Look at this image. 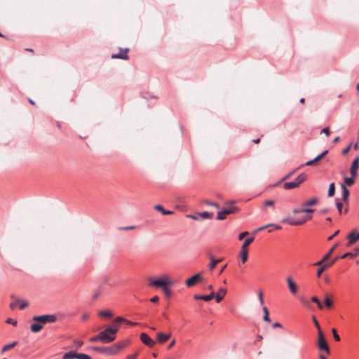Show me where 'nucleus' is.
Returning a JSON list of instances; mask_svg holds the SVG:
<instances>
[{
	"label": "nucleus",
	"mask_w": 359,
	"mask_h": 359,
	"mask_svg": "<svg viewBox=\"0 0 359 359\" xmlns=\"http://www.w3.org/2000/svg\"><path fill=\"white\" fill-rule=\"evenodd\" d=\"M129 342L128 339H124L108 346H94L93 349L106 356H114L119 354Z\"/></svg>",
	"instance_id": "nucleus-1"
},
{
	"label": "nucleus",
	"mask_w": 359,
	"mask_h": 359,
	"mask_svg": "<svg viewBox=\"0 0 359 359\" xmlns=\"http://www.w3.org/2000/svg\"><path fill=\"white\" fill-rule=\"evenodd\" d=\"M118 327L112 326L106 328L100 332L101 341L103 343H111L116 339V334L118 332Z\"/></svg>",
	"instance_id": "nucleus-2"
},
{
	"label": "nucleus",
	"mask_w": 359,
	"mask_h": 359,
	"mask_svg": "<svg viewBox=\"0 0 359 359\" xmlns=\"http://www.w3.org/2000/svg\"><path fill=\"white\" fill-rule=\"evenodd\" d=\"M149 285L151 286L163 288L165 286L172 285V282L170 280L169 276L163 275L158 279L149 278Z\"/></svg>",
	"instance_id": "nucleus-3"
},
{
	"label": "nucleus",
	"mask_w": 359,
	"mask_h": 359,
	"mask_svg": "<svg viewBox=\"0 0 359 359\" xmlns=\"http://www.w3.org/2000/svg\"><path fill=\"white\" fill-rule=\"evenodd\" d=\"M311 219H312V215H303L301 218L297 219L287 217L283 218L282 219V222L287 223L292 226H299V225H302V224L306 223V222L311 220Z\"/></svg>",
	"instance_id": "nucleus-4"
},
{
	"label": "nucleus",
	"mask_w": 359,
	"mask_h": 359,
	"mask_svg": "<svg viewBox=\"0 0 359 359\" xmlns=\"http://www.w3.org/2000/svg\"><path fill=\"white\" fill-rule=\"evenodd\" d=\"M32 320L41 324L52 323L57 320V316L54 314L35 316Z\"/></svg>",
	"instance_id": "nucleus-5"
},
{
	"label": "nucleus",
	"mask_w": 359,
	"mask_h": 359,
	"mask_svg": "<svg viewBox=\"0 0 359 359\" xmlns=\"http://www.w3.org/2000/svg\"><path fill=\"white\" fill-rule=\"evenodd\" d=\"M306 177L304 174H300L293 182H285L283 184V188L285 189H292L299 186L301 183L304 182Z\"/></svg>",
	"instance_id": "nucleus-6"
},
{
	"label": "nucleus",
	"mask_w": 359,
	"mask_h": 359,
	"mask_svg": "<svg viewBox=\"0 0 359 359\" xmlns=\"http://www.w3.org/2000/svg\"><path fill=\"white\" fill-rule=\"evenodd\" d=\"M254 237H250L246 238L241 246V257L243 263H245L248 259V247L254 241Z\"/></svg>",
	"instance_id": "nucleus-7"
},
{
	"label": "nucleus",
	"mask_w": 359,
	"mask_h": 359,
	"mask_svg": "<svg viewBox=\"0 0 359 359\" xmlns=\"http://www.w3.org/2000/svg\"><path fill=\"white\" fill-rule=\"evenodd\" d=\"M318 346L320 351H325L327 354L330 353L329 347L325 339L324 334L322 331L318 333Z\"/></svg>",
	"instance_id": "nucleus-8"
},
{
	"label": "nucleus",
	"mask_w": 359,
	"mask_h": 359,
	"mask_svg": "<svg viewBox=\"0 0 359 359\" xmlns=\"http://www.w3.org/2000/svg\"><path fill=\"white\" fill-rule=\"evenodd\" d=\"M203 281L200 273H196L186 280V285L188 287L194 286L196 283Z\"/></svg>",
	"instance_id": "nucleus-9"
},
{
	"label": "nucleus",
	"mask_w": 359,
	"mask_h": 359,
	"mask_svg": "<svg viewBox=\"0 0 359 359\" xmlns=\"http://www.w3.org/2000/svg\"><path fill=\"white\" fill-rule=\"evenodd\" d=\"M140 339L142 343L149 347H153L156 344L155 341L145 333L141 334Z\"/></svg>",
	"instance_id": "nucleus-10"
},
{
	"label": "nucleus",
	"mask_w": 359,
	"mask_h": 359,
	"mask_svg": "<svg viewBox=\"0 0 359 359\" xmlns=\"http://www.w3.org/2000/svg\"><path fill=\"white\" fill-rule=\"evenodd\" d=\"M286 282L290 292L292 294L295 295L297 292V285L291 277H287Z\"/></svg>",
	"instance_id": "nucleus-11"
},
{
	"label": "nucleus",
	"mask_w": 359,
	"mask_h": 359,
	"mask_svg": "<svg viewBox=\"0 0 359 359\" xmlns=\"http://www.w3.org/2000/svg\"><path fill=\"white\" fill-rule=\"evenodd\" d=\"M359 167V156H357L353 161L352 162L350 172L353 177H355L357 176V170Z\"/></svg>",
	"instance_id": "nucleus-12"
},
{
	"label": "nucleus",
	"mask_w": 359,
	"mask_h": 359,
	"mask_svg": "<svg viewBox=\"0 0 359 359\" xmlns=\"http://www.w3.org/2000/svg\"><path fill=\"white\" fill-rule=\"evenodd\" d=\"M348 239L349 245H352L355 243L358 240H359V231L358 232L356 230L352 231L347 236Z\"/></svg>",
	"instance_id": "nucleus-13"
},
{
	"label": "nucleus",
	"mask_w": 359,
	"mask_h": 359,
	"mask_svg": "<svg viewBox=\"0 0 359 359\" xmlns=\"http://www.w3.org/2000/svg\"><path fill=\"white\" fill-rule=\"evenodd\" d=\"M128 51V48H126V49L120 48L119 53L118 54H113L111 55V57L127 60L128 58V56L127 55Z\"/></svg>",
	"instance_id": "nucleus-14"
},
{
	"label": "nucleus",
	"mask_w": 359,
	"mask_h": 359,
	"mask_svg": "<svg viewBox=\"0 0 359 359\" xmlns=\"http://www.w3.org/2000/svg\"><path fill=\"white\" fill-rule=\"evenodd\" d=\"M215 297V292H211V293L208 295H200V294H195L194 296V298L195 299H201V300H203L205 302H209L210 301L211 299H212Z\"/></svg>",
	"instance_id": "nucleus-15"
},
{
	"label": "nucleus",
	"mask_w": 359,
	"mask_h": 359,
	"mask_svg": "<svg viewBox=\"0 0 359 359\" xmlns=\"http://www.w3.org/2000/svg\"><path fill=\"white\" fill-rule=\"evenodd\" d=\"M226 294V290L225 288H219L217 293L216 294H215L214 297H215L216 302L217 303H219L223 299Z\"/></svg>",
	"instance_id": "nucleus-16"
},
{
	"label": "nucleus",
	"mask_w": 359,
	"mask_h": 359,
	"mask_svg": "<svg viewBox=\"0 0 359 359\" xmlns=\"http://www.w3.org/2000/svg\"><path fill=\"white\" fill-rule=\"evenodd\" d=\"M328 151L327 150H325L324 151H323L320 154H319L318 156H317L315 158H313V160H311V161H307L306 163H305V165H312L313 163H314L315 162L320 160L322 158H323V156L325 155H326L327 154Z\"/></svg>",
	"instance_id": "nucleus-17"
},
{
	"label": "nucleus",
	"mask_w": 359,
	"mask_h": 359,
	"mask_svg": "<svg viewBox=\"0 0 359 359\" xmlns=\"http://www.w3.org/2000/svg\"><path fill=\"white\" fill-rule=\"evenodd\" d=\"M170 337V334H163L162 332H159V333L157 334V339H158V341L160 344H163L168 339H169Z\"/></svg>",
	"instance_id": "nucleus-18"
},
{
	"label": "nucleus",
	"mask_w": 359,
	"mask_h": 359,
	"mask_svg": "<svg viewBox=\"0 0 359 359\" xmlns=\"http://www.w3.org/2000/svg\"><path fill=\"white\" fill-rule=\"evenodd\" d=\"M43 324H41L39 323H33L31 326H30V330L32 332L34 333H37L39 332H40L42 329H43Z\"/></svg>",
	"instance_id": "nucleus-19"
},
{
	"label": "nucleus",
	"mask_w": 359,
	"mask_h": 359,
	"mask_svg": "<svg viewBox=\"0 0 359 359\" xmlns=\"http://www.w3.org/2000/svg\"><path fill=\"white\" fill-rule=\"evenodd\" d=\"M341 187L342 189V198L344 201L346 202L348 201V196L350 194L349 191L344 184H341Z\"/></svg>",
	"instance_id": "nucleus-20"
},
{
	"label": "nucleus",
	"mask_w": 359,
	"mask_h": 359,
	"mask_svg": "<svg viewBox=\"0 0 359 359\" xmlns=\"http://www.w3.org/2000/svg\"><path fill=\"white\" fill-rule=\"evenodd\" d=\"M335 260L331 262L330 263L325 264V265L320 267L317 271V276L320 277L322 273L328 267L331 266Z\"/></svg>",
	"instance_id": "nucleus-21"
},
{
	"label": "nucleus",
	"mask_w": 359,
	"mask_h": 359,
	"mask_svg": "<svg viewBox=\"0 0 359 359\" xmlns=\"http://www.w3.org/2000/svg\"><path fill=\"white\" fill-rule=\"evenodd\" d=\"M318 203L317 198H313L310 200L306 201L302 203L303 207L313 206Z\"/></svg>",
	"instance_id": "nucleus-22"
},
{
	"label": "nucleus",
	"mask_w": 359,
	"mask_h": 359,
	"mask_svg": "<svg viewBox=\"0 0 359 359\" xmlns=\"http://www.w3.org/2000/svg\"><path fill=\"white\" fill-rule=\"evenodd\" d=\"M154 209L161 212L162 214L164 215H170V214L172 213V212L170 211V210H164L163 206H161L160 205H155L154 206Z\"/></svg>",
	"instance_id": "nucleus-23"
},
{
	"label": "nucleus",
	"mask_w": 359,
	"mask_h": 359,
	"mask_svg": "<svg viewBox=\"0 0 359 359\" xmlns=\"http://www.w3.org/2000/svg\"><path fill=\"white\" fill-rule=\"evenodd\" d=\"M99 316L101 317L111 318L113 316V313L109 310H103L99 312Z\"/></svg>",
	"instance_id": "nucleus-24"
},
{
	"label": "nucleus",
	"mask_w": 359,
	"mask_h": 359,
	"mask_svg": "<svg viewBox=\"0 0 359 359\" xmlns=\"http://www.w3.org/2000/svg\"><path fill=\"white\" fill-rule=\"evenodd\" d=\"M354 178L355 177H353L352 176H351V177H345L344 180V183L343 184H344L346 187V186H348V187L352 186L354 184V180H353Z\"/></svg>",
	"instance_id": "nucleus-25"
},
{
	"label": "nucleus",
	"mask_w": 359,
	"mask_h": 359,
	"mask_svg": "<svg viewBox=\"0 0 359 359\" xmlns=\"http://www.w3.org/2000/svg\"><path fill=\"white\" fill-rule=\"evenodd\" d=\"M221 262V259H215L213 257H211V262L209 265V269L210 271L214 269L216 266V265Z\"/></svg>",
	"instance_id": "nucleus-26"
},
{
	"label": "nucleus",
	"mask_w": 359,
	"mask_h": 359,
	"mask_svg": "<svg viewBox=\"0 0 359 359\" xmlns=\"http://www.w3.org/2000/svg\"><path fill=\"white\" fill-rule=\"evenodd\" d=\"M74 358L76 359H91V358L85 353H74Z\"/></svg>",
	"instance_id": "nucleus-27"
},
{
	"label": "nucleus",
	"mask_w": 359,
	"mask_h": 359,
	"mask_svg": "<svg viewBox=\"0 0 359 359\" xmlns=\"http://www.w3.org/2000/svg\"><path fill=\"white\" fill-rule=\"evenodd\" d=\"M263 311H264V316H263V320L266 322H268L269 323L271 321L270 318H269V311L267 309V308L266 306H264L263 307Z\"/></svg>",
	"instance_id": "nucleus-28"
},
{
	"label": "nucleus",
	"mask_w": 359,
	"mask_h": 359,
	"mask_svg": "<svg viewBox=\"0 0 359 359\" xmlns=\"http://www.w3.org/2000/svg\"><path fill=\"white\" fill-rule=\"evenodd\" d=\"M16 345H17V342L16 341H14L13 343L8 344H7V345H6V346H4L3 347L2 352L4 353V352L6 351L7 350L15 347Z\"/></svg>",
	"instance_id": "nucleus-29"
},
{
	"label": "nucleus",
	"mask_w": 359,
	"mask_h": 359,
	"mask_svg": "<svg viewBox=\"0 0 359 359\" xmlns=\"http://www.w3.org/2000/svg\"><path fill=\"white\" fill-rule=\"evenodd\" d=\"M222 210L224 213L226 215L235 212L236 211V208L235 207H231L229 208H224Z\"/></svg>",
	"instance_id": "nucleus-30"
},
{
	"label": "nucleus",
	"mask_w": 359,
	"mask_h": 359,
	"mask_svg": "<svg viewBox=\"0 0 359 359\" xmlns=\"http://www.w3.org/2000/svg\"><path fill=\"white\" fill-rule=\"evenodd\" d=\"M334 183H331L330 184V187H329V189H328V196L331 197V196H333L334 194Z\"/></svg>",
	"instance_id": "nucleus-31"
},
{
	"label": "nucleus",
	"mask_w": 359,
	"mask_h": 359,
	"mask_svg": "<svg viewBox=\"0 0 359 359\" xmlns=\"http://www.w3.org/2000/svg\"><path fill=\"white\" fill-rule=\"evenodd\" d=\"M18 304H19V308L21 310L25 309L28 306V303L25 301L18 299Z\"/></svg>",
	"instance_id": "nucleus-32"
},
{
	"label": "nucleus",
	"mask_w": 359,
	"mask_h": 359,
	"mask_svg": "<svg viewBox=\"0 0 359 359\" xmlns=\"http://www.w3.org/2000/svg\"><path fill=\"white\" fill-rule=\"evenodd\" d=\"M200 216L203 219L212 218L213 214L208 212H203L200 213Z\"/></svg>",
	"instance_id": "nucleus-33"
},
{
	"label": "nucleus",
	"mask_w": 359,
	"mask_h": 359,
	"mask_svg": "<svg viewBox=\"0 0 359 359\" xmlns=\"http://www.w3.org/2000/svg\"><path fill=\"white\" fill-rule=\"evenodd\" d=\"M311 301L318 305L319 309H322L323 308L322 304L320 302V301L316 297H311Z\"/></svg>",
	"instance_id": "nucleus-34"
},
{
	"label": "nucleus",
	"mask_w": 359,
	"mask_h": 359,
	"mask_svg": "<svg viewBox=\"0 0 359 359\" xmlns=\"http://www.w3.org/2000/svg\"><path fill=\"white\" fill-rule=\"evenodd\" d=\"M74 358V353L73 352H68V353H66L62 359H73Z\"/></svg>",
	"instance_id": "nucleus-35"
},
{
	"label": "nucleus",
	"mask_w": 359,
	"mask_h": 359,
	"mask_svg": "<svg viewBox=\"0 0 359 359\" xmlns=\"http://www.w3.org/2000/svg\"><path fill=\"white\" fill-rule=\"evenodd\" d=\"M328 259H329V255H325L321 260L315 263L314 265L315 266H321L323 264V263L324 262H325L326 260H327Z\"/></svg>",
	"instance_id": "nucleus-36"
},
{
	"label": "nucleus",
	"mask_w": 359,
	"mask_h": 359,
	"mask_svg": "<svg viewBox=\"0 0 359 359\" xmlns=\"http://www.w3.org/2000/svg\"><path fill=\"white\" fill-rule=\"evenodd\" d=\"M325 305L326 306V307L327 308H331L332 306V300L330 299V297H326L325 299Z\"/></svg>",
	"instance_id": "nucleus-37"
},
{
	"label": "nucleus",
	"mask_w": 359,
	"mask_h": 359,
	"mask_svg": "<svg viewBox=\"0 0 359 359\" xmlns=\"http://www.w3.org/2000/svg\"><path fill=\"white\" fill-rule=\"evenodd\" d=\"M73 343H74V347H75L76 348H80L83 344V342L82 341H80V340H74L73 341Z\"/></svg>",
	"instance_id": "nucleus-38"
},
{
	"label": "nucleus",
	"mask_w": 359,
	"mask_h": 359,
	"mask_svg": "<svg viewBox=\"0 0 359 359\" xmlns=\"http://www.w3.org/2000/svg\"><path fill=\"white\" fill-rule=\"evenodd\" d=\"M332 334H333L334 339L337 341H340V337H339V334H337V330H336L335 328H332Z\"/></svg>",
	"instance_id": "nucleus-39"
},
{
	"label": "nucleus",
	"mask_w": 359,
	"mask_h": 359,
	"mask_svg": "<svg viewBox=\"0 0 359 359\" xmlns=\"http://www.w3.org/2000/svg\"><path fill=\"white\" fill-rule=\"evenodd\" d=\"M125 320V318H122V317H116L115 319H114V326H118L119 327V325H117V323H121V322H124Z\"/></svg>",
	"instance_id": "nucleus-40"
},
{
	"label": "nucleus",
	"mask_w": 359,
	"mask_h": 359,
	"mask_svg": "<svg viewBox=\"0 0 359 359\" xmlns=\"http://www.w3.org/2000/svg\"><path fill=\"white\" fill-rule=\"evenodd\" d=\"M162 290H163V292L165 293V294L167 297H170L171 296V291L168 288V286H165L164 287L162 288Z\"/></svg>",
	"instance_id": "nucleus-41"
},
{
	"label": "nucleus",
	"mask_w": 359,
	"mask_h": 359,
	"mask_svg": "<svg viewBox=\"0 0 359 359\" xmlns=\"http://www.w3.org/2000/svg\"><path fill=\"white\" fill-rule=\"evenodd\" d=\"M226 218V215L224 213L223 210L218 212L217 219L219 220H222Z\"/></svg>",
	"instance_id": "nucleus-42"
},
{
	"label": "nucleus",
	"mask_w": 359,
	"mask_h": 359,
	"mask_svg": "<svg viewBox=\"0 0 359 359\" xmlns=\"http://www.w3.org/2000/svg\"><path fill=\"white\" fill-rule=\"evenodd\" d=\"M303 211L304 213H306L308 215L309 213H313L314 210L312 208H306V207H303Z\"/></svg>",
	"instance_id": "nucleus-43"
},
{
	"label": "nucleus",
	"mask_w": 359,
	"mask_h": 359,
	"mask_svg": "<svg viewBox=\"0 0 359 359\" xmlns=\"http://www.w3.org/2000/svg\"><path fill=\"white\" fill-rule=\"evenodd\" d=\"M268 227H273L276 230H279L281 229V226L280 225L276 224H269Z\"/></svg>",
	"instance_id": "nucleus-44"
},
{
	"label": "nucleus",
	"mask_w": 359,
	"mask_h": 359,
	"mask_svg": "<svg viewBox=\"0 0 359 359\" xmlns=\"http://www.w3.org/2000/svg\"><path fill=\"white\" fill-rule=\"evenodd\" d=\"M292 212L294 214L304 213L303 208H294L292 210Z\"/></svg>",
	"instance_id": "nucleus-45"
},
{
	"label": "nucleus",
	"mask_w": 359,
	"mask_h": 359,
	"mask_svg": "<svg viewBox=\"0 0 359 359\" xmlns=\"http://www.w3.org/2000/svg\"><path fill=\"white\" fill-rule=\"evenodd\" d=\"M275 203V201L273 200H268L264 202V205L266 206H272Z\"/></svg>",
	"instance_id": "nucleus-46"
},
{
	"label": "nucleus",
	"mask_w": 359,
	"mask_h": 359,
	"mask_svg": "<svg viewBox=\"0 0 359 359\" xmlns=\"http://www.w3.org/2000/svg\"><path fill=\"white\" fill-rule=\"evenodd\" d=\"M6 323H8V324H12L13 325H16V324H17V321L15 320L12 319V318H8L6 320Z\"/></svg>",
	"instance_id": "nucleus-47"
},
{
	"label": "nucleus",
	"mask_w": 359,
	"mask_h": 359,
	"mask_svg": "<svg viewBox=\"0 0 359 359\" xmlns=\"http://www.w3.org/2000/svg\"><path fill=\"white\" fill-rule=\"evenodd\" d=\"M101 341V338L100 337V334H97V336H95V337H92L90 339V341H91V342H94V341Z\"/></svg>",
	"instance_id": "nucleus-48"
},
{
	"label": "nucleus",
	"mask_w": 359,
	"mask_h": 359,
	"mask_svg": "<svg viewBox=\"0 0 359 359\" xmlns=\"http://www.w3.org/2000/svg\"><path fill=\"white\" fill-rule=\"evenodd\" d=\"M207 205H211V206H214L216 208H219V205L218 203H212V202H210V201H205V202Z\"/></svg>",
	"instance_id": "nucleus-49"
},
{
	"label": "nucleus",
	"mask_w": 359,
	"mask_h": 359,
	"mask_svg": "<svg viewBox=\"0 0 359 359\" xmlns=\"http://www.w3.org/2000/svg\"><path fill=\"white\" fill-rule=\"evenodd\" d=\"M321 133H324V134H325L326 136H329V135H330V129H329V128L328 127L324 128L321 130Z\"/></svg>",
	"instance_id": "nucleus-50"
},
{
	"label": "nucleus",
	"mask_w": 359,
	"mask_h": 359,
	"mask_svg": "<svg viewBox=\"0 0 359 359\" xmlns=\"http://www.w3.org/2000/svg\"><path fill=\"white\" fill-rule=\"evenodd\" d=\"M259 300L261 304H264L263 293L260 291L258 294Z\"/></svg>",
	"instance_id": "nucleus-51"
},
{
	"label": "nucleus",
	"mask_w": 359,
	"mask_h": 359,
	"mask_svg": "<svg viewBox=\"0 0 359 359\" xmlns=\"http://www.w3.org/2000/svg\"><path fill=\"white\" fill-rule=\"evenodd\" d=\"M313 323H314L316 328L318 329V333L320 331H321L319 323L315 318H313Z\"/></svg>",
	"instance_id": "nucleus-52"
},
{
	"label": "nucleus",
	"mask_w": 359,
	"mask_h": 359,
	"mask_svg": "<svg viewBox=\"0 0 359 359\" xmlns=\"http://www.w3.org/2000/svg\"><path fill=\"white\" fill-rule=\"evenodd\" d=\"M336 206H337V208L339 214H341V210H342V204L341 203L337 202L336 203Z\"/></svg>",
	"instance_id": "nucleus-53"
},
{
	"label": "nucleus",
	"mask_w": 359,
	"mask_h": 359,
	"mask_svg": "<svg viewBox=\"0 0 359 359\" xmlns=\"http://www.w3.org/2000/svg\"><path fill=\"white\" fill-rule=\"evenodd\" d=\"M301 302L306 306H309V302L307 299H306L305 298H301Z\"/></svg>",
	"instance_id": "nucleus-54"
},
{
	"label": "nucleus",
	"mask_w": 359,
	"mask_h": 359,
	"mask_svg": "<svg viewBox=\"0 0 359 359\" xmlns=\"http://www.w3.org/2000/svg\"><path fill=\"white\" fill-rule=\"evenodd\" d=\"M248 234V231H244V232H242L241 233L239 234L238 236V239L239 240H242L243 239V238Z\"/></svg>",
	"instance_id": "nucleus-55"
},
{
	"label": "nucleus",
	"mask_w": 359,
	"mask_h": 359,
	"mask_svg": "<svg viewBox=\"0 0 359 359\" xmlns=\"http://www.w3.org/2000/svg\"><path fill=\"white\" fill-rule=\"evenodd\" d=\"M18 304V299H17L15 302H13L10 304V308L11 309H14Z\"/></svg>",
	"instance_id": "nucleus-56"
},
{
	"label": "nucleus",
	"mask_w": 359,
	"mask_h": 359,
	"mask_svg": "<svg viewBox=\"0 0 359 359\" xmlns=\"http://www.w3.org/2000/svg\"><path fill=\"white\" fill-rule=\"evenodd\" d=\"M337 243H336L335 245H334L332 246V248L330 249V251H328V252L326 254V255H329V257H330L331 254L332 253V252L334 250V249L337 248Z\"/></svg>",
	"instance_id": "nucleus-57"
},
{
	"label": "nucleus",
	"mask_w": 359,
	"mask_h": 359,
	"mask_svg": "<svg viewBox=\"0 0 359 359\" xmlns=\"http://www.w3.org/2000/svg\"><path fill=\"white\" fill-rule=\"evenodd\" d=\"M90 317L89 314L88 313H84L81 316V320H86L87 319H88Z\"/></svg>",
	"instance_id": "nucleus-58"
},
{
	"label": "nucleus",
	"mask_w": 359,
	"mask_h": 359,
	"mask_svg": "<svg viewBox=\"0 0 359 359\" xmlns=\"http://www.w3.org/2000/svg\"><path fill=\"white\" fill-rule=\"evenodd\" d=\"M267 227H268V224H267V225H265V226H260V227H259L258 229H257L255 231V233H257V232L260 231H262V230H263V229H266V228H267Z\"/></svg>",
	"instance_id": "nucleus-59"
},
{
	"label": "nucleus",
	"mask_w": 359,
	"mask_h": 359,
	"mask_svg": "<svg viewBox=\"0 0 359 359\" xmlns=\"http://www.w3.org/2000/svg\"><path fill=\"white\" fill-rule=\"evenodd\" d=\"M339 233V230H337L334 232V234H332V236H330L329 238H328V241H330L332 240L334 236H336L338 233Z\"/></svg>",
	"instance_id": "nucleus-60"
},
{
	"label": "nucleus",
	"mask_w": 359,
	"mask_h": 359,
	"mask_svg": "<svg viewBox=\"0 0 359 359\" xmlns=\"http://www.w3.org/2000/svg\"><path fill=\"white\" fill-rule=\"evenodd\" d=\"M150 301L153 303H156L158 301V297L157 296H154L150 299Z\"/></svg>",
	"instance_id": "nucleus-61"
},
{
	"label": "nucleus",
	"mask_w": 359,
	"mask_h": 359,
	"mask_svg": "<svg viewBox=\"0 0 359 359\" xmlns=\"http://www.w3.org/2000/svg\"><path fill=\"white\" fill-rule=\"evenodd\" d=\"M124 323H126V324H128V325H137V323H133V322H131V321L128 320H126V319H125Z\"/></svg>",
	"instance_id": "nucleus-62"
},
{
	"label": "nucleus",
	"mask_w": 359,
	"mask_h": 359,
	"mask_svg": "<svg viewBox=\"0 0 359 359\" xmlns=\"http://www.w3.org/2000/svg\"><path fill=\"white\" fill-rule=\"evenodd\" d=\"M137 354L128 355L126 359H136Z\"/></svg>",
	"instance_id": "nucleus-63"
},
{
	"label": "nucleus",
	"mask_w": 359,
	"mask_h": 359,
	"mask_svg": "<svg viewBox=\"0 0 359 359\" xmlns=\"http://www.w3.org/2000/svg\"><path fill=\"white\" fill-rule=\"evenodd\" d=\"M351 149V145L343 150V154H346Z\"/></svg>",
	"instance_id": "nucleus-64"
}]
</instances>
